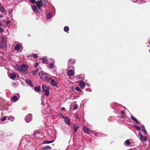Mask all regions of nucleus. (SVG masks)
<instances>
[{
    "instance_id": "1",
    "label": "nucleus",
    "mask_w": 150,
    "mask_h": 150,
    "mask_svg": "<svg viewBox=\"0 0 150 150\" xmlns=\"http://www.w3.org/2000/svg\"><path fill=\"white\" fill-rule=\"evenodd\" d=\"M42 91L45 92L44 95L46 96H48L49 95L50 92L49 91V87L46 86L45 85H42Z\"/></svg>"
},
{
    "instance_id": "2",
    "label": "nucleus",
    "mask_w": 150,
    "mask_h": 150,
    "mask_svg": "<svg viewBox=\"0 0 150 150\" xmlns=\"http://www.w3.org/2000/svg\"><path fill=\"white\" fill-rule=\"evenodd\" d=\"M40 78L44 80L45 81L48 82V80L47 79V75L46 73L41 72L39 73Z\"/></svg>"
},
{
    "instance_id": "3",
    "label": "nucleus",
    "mask_w": 150,
    "mask_h": 150,
    "mask_svg": "<svg viewBox=\"0 0 150 150\" xmlns=\"http://www.w3.org/2000/svg\"><path fill=\"white\" fill-rule=\"evenodd\" d=\"M36 4L37 7L40 11H42L41 8L43 5V2L42 0H38L36 2Z\"/></svg>"
},
{
    "instance_id": "4",
    "label": "nucleus",
    "mask_w": 150,
    "mask_h": 150,
    "mask_svg": "<svg viewBox=\"0 0 150 150\" xmlns=\"http://www.w3.org/2000/svg\"><path fill=\"white\" fill-rule=\"evenodd\" d=\"M1 47H3L6 46V43L5 42V39L4 37H2L1 38Z\"/></svg>"
},
{
    "instance_id": "5",
    "label": "nucleus",
    "mask_w": 150,
    "mask_h": 150,
    "mask_svg": "<svg viewBox=\"0 0 150 150\" xmlns=\"http://www.w3.org/2000/svg\"><path fill=\"white\" fill-rule=\"evenodd\" d=\"M32 115L30 114H28L25 117V120L27 122H29L32 120Z\"/></svg>"
},
{
    "instance_id": "6",
    "label": "nucleus",
    "mask_w": 150,
    "mask_h": 150,
    "mask_svg": "<svg viewBox=\"0 0 150 150\" xmlns=\"http://www.w3.org/2000/svg\"><path fill=\"white\" fill-rule=\"evenodd\" d=\"M21 71L22 72H24L26 71L28 69V67L26 66L25 64H22L21 66Z\"/></svg>"
},
{
    "instance_id": "7",
    "label": "nucleus",
    "mask_w": 150,
    "mask_h": 150,
    "mask_svg": "<svg viewBox=\"0 0 150 150\" xmlns=\"http://www.w3.org/2000/svg\"><path fill=\"white\" fill-rule=\"evenodd\" d=\"M62 118L64 119V120L66 124L68 125H70V122L69 119L66 116H62Z\"/></svg>"
},
{
    "instance_id": "8",
    "label": "nucleus",
    "mask_w": 150,
    "mask_h": 150,
    "mask_svg": "<svg viewBox=\"0 0 150 150\" xmlns=\"http://www.w3.org/2000/svg\"><path fill=\"white\" fill-rule=\"evenodd\" d=\"M83 129L85 132L88 134H89L90 132V130L89 128L86 126H83Z\"/></svg>"
},
{
    "instance_id": "9",
    "label": "nucleus",
    "mask_w": 150,
    "mask_h": 150,
    "mask_svg": "<svg viewBox=\"0 0 150 150\" xmlns=\"http://www.w3.org/2000/svg\"><path fill=\"white\" fill-rule=\"evenodd\" d=\"M74 73V71L72 69H70L68 71L67 73V75L68 76H72Z\"/></svg>"
},
{
    "instance_id": "10",
    "label": "nucleus",
    "mask_w": 150,
    "mask_h": 150,
    "mask_svg": "<svg viewBox=\"0 0 150 150\" xmlns=\"http://www.w3.org/2000/svg\"><path fill=\"white\" fill-rule=\"evenodd\" d=\"M37 7L36 6L34 5L32 6V8L35 12L38 13L39 12V11L38 8H37Z\"/></svg>"
},
{
    "instance_id": "11",
    "label": "nucleus",
    "mask_w": 150,
    "mask_h": 150,
    "mask_svg": "<svg viewBox=\"0 0 150 150\" xmlns=\"http://www.w3.org/2000/svg\"><path fill=\"white\" fill-rule=\"evenodd\" d=\"M0 10L4 14H6V13L5 11V9L3 6H0Z\"/></svg>"
},
{
    "instance_id": "12",
    "label": "nucleus",
    "mask_w": 150,
    "mask_h": 150,
    "mask_svg": "<svg viewBox=\"0 0 150 150\" xmlns=\"http://www.w3.org/2000/svg\"><path fill=\"white\" fill-rule=\"evenodd\" d=\"M79 85L81 87L83 88H84L85 86V83L83 81H81L79 82Z\"/></svg>"
},
{
    "instance_id": "13",
    "label": "nucleus",
    "mask_w": 150,
    "mask_h": 150,
    "mask_svg": "<svg viewBox=\"0 0 150 150\" xmlns=\"http://www.w3.org/2000/svg\"><path fill=\"white\" fill-rule=\"evenodd\" d=\"M26 82L30 86L32 87L33 86V83L30 80L27 79L25 80Z\"/></svg>"
},
{
    "instance_id": "14",
    "label": "nucleus",
    "mask_w": 150,
    "mask_h": 150,
    "mask_svg": "<svg viewBox=\"0 0 150 150\" xmlns=\"http://www.w3.org/2000/svg\"><path fill=\"white\" fill-rule=\"evenodd\" d=\"M51 84L53 85L54 86H57V83L53 79L51 80Z\"/></svg>"
},
{
    "instance_id": "15",
    "label": "nucleus",
    "mask_w": 150,
    "mask_h": 150,
    "mask_svg": "<svg viewBox=\"0 0 150 150\" xmlns=\"http://www.w3.org/2000/svg\"><path fill=\"white\" fill-rule=\"evenodd\" d=\"M74 129L75 132H76L77 129L79 127V125L78 124H76L74 125H73Z\"/></svg>"
},
{
    "instance_id": "16",
    "label": "nucleus",
    "mask_w": 150,
    "mask_h": 150,
    "mask_svg": "<svg viewBox=\"0 0 150 150\" xmlns=\"http://www.w3.org/2000/svg\"><path fill=\"white\" fill-rule=\"evenodd\" d=\"M41 90V87L40 86L36 87L34 88V90L37 92H39Z\"/></svg>"
},
{
    "instance_id": "17",
    "label": "nucleus",
    "mask_w": 150,
    "mask_h": 150,
    "mask_svg": "<svg viewBox=\"0 0 150 150\" xmlns=\"http://www.w3.org/2000/svg\"><path fill=\"white\" fill-rule=\"evenodd\" d=\"M16 77V74L14 73H12L10 76V78L12 79H15Z\"/></svg>"
},
{
    "instance_id": "18",
    "label": "nucleus",
    "mask_w": 150,
    "mask_h": 150,
    "mask_svg": "<svg viewBox=\"0 0 150 150\" xmlns=\"http://www.w3.org/2000/svg\"><path fill=\"white\" fill-rule=\"evenodd\" d=\"M141 128L142 129V130L144 132V134H147V132L146 129H145V128L144 126V125H142V126H141Z\"/></svg>"
},
{
    "instance_id": "19",
    "label": "nucleus",
    "mask_w": 150,
    "mask_h": 150,
    "mask_svg": "<svg viewBox=\"0 0 150 150\" xmlns=\"http://www.w3.org/2000/svg\"><path fill=\"white\" fill-rule=\"evenodd\" d=\"M39 69L38 68H37L35 70V71H33L32 72V74L33 75H36L37 74V72L38 71H39Z\"/></svg>"
},
{
    "instance_id": "20",
    "label": "nucleus",
    "mask_w": 150,
    "mask_h": 150,
    "mask_svg": "<svg viewBox=\"0 0 150 150\" xmlns=\"http://www.w3.org/2000/svg\"><path fill=\"white\" fill-rule=\"evenodd\" d=\"M54 142V141H44L43 142V144H50L51 143Z\"/></svg>"
},
{
    "instance_id": "21",
    "label": "nucleus",
    "mask_w": 150,
    "mask_h": 150,
    "mask_svg": "<svg viewBox=\"0 0 150 150\" xmlns=\"http://www.w3.org/2000/svg\"><path fill=\"white\" fill-rule=\"evenodd\" d=\"M11 99L14 101H16L18 100V98L16 96H14L11 98Z\"/></svg>"
},
{
    "instance_id": "22",
    "label": "nucleus",
    "mask_w": 150,
    "mask_h": 150,
    "mask_svg": "<svg viewBox=\"0 0 150 150\" xmlns=\"http://www.w3.org/2000/svg\"><path fill=\"white\" fill-rule=\"evenodd\" d=\"M64 30L65 32H67L68 33V31H69V28L68 26H65L64 28Z\"/></svg>"
},
{
    "instance_id": "23",
    "label": "nucleus",
    "mask_w": 150,
    "mask_h": 150,
    "mask_svg": "<svg viewBox=\"0 0 150 150\" xmlns=\"http://www.w3.org/2000/svg\"><path fill=\"white\" fill-rule=\"evenodd\" d=\"M140 139L142 141H146L147 140V137L146 136L143 137H142L141 138H140Z\"/></svg>"
},
{
    "instance_id": "24",
    "label": "nucleus",
    "mask_w": 150,
    "mask_h": 150,
    "mask_svg": "<svg viewBox=\"0 0 150 150\" xmlns=\"http://www.w3.org/2000/svg\"><path fill=\"white\" fill-rule=\"evenodd\" d=\"M15 49L16 50H18L20 49V46L18 44H17L15 47Z\"/></svg>"
},
{
    "instance_id": "25",
    "label": "nucleus",
    "mask_w": 150,
    "mask_h": 150,
    "mask_svg": "<svg viewBox=\"0 0 150 150\" xmlns=\"http://www.w3.org/2000/svg\"><path fill=\"white\" fill-rule=\"evenodd\" d=\"M51 148V147L50 146L47 145V146L45 147H43L42 148V149L43 150H46V149H50Z\"/></svg>"
},
{
    "instance_id": "26",
    "label": "nucleus",
    "mask_w": 150,
    "mask_h": 150,
    "mask_svg": "<svg viewBox=\"0 0 150 150\" xmlns=\"http://www.w3.org/2000/svg\"><path fill=\"white\" fill-rule=\"evenodd\" d=\"M16 69L17 70L21 71V66H20L18 65H17L16 67Z\"/></svg>"
},
{
    "instance_id": "27",
    "label": "nucleus",
    "mask_w": 150,
    "mask_h": 150,
    "mask_svg": "<svg viewBox=\"0 0 150 150\" xmlns=\"http://www.w3.org/2000/svg\"><path fill=\"white\" fill-rule=\"evenodd\" d=\"M134 126L137 130H141V128L140 127L135 125H134Z\"/></svg>"
},
{
    "instance_id": "28",
    "label": "nucleus",
    "mask_w": 150,
    "mask_h": 150,
    "mask_svg": "<svg viewBox=\"0 0 150 150\" xmlns=\"http://www.w3.org/2000/svg\"><path fill=\"white\" fill-rule=\"evenodd\" d=\"M40 134V132L38 131H36L34 133L33 135L34 136H38Z\"/></svg>"
},
{
    "instance_id": "29",
    "label": "nucleus",
    "mask_w": 150,
    "mask_h": 150,
    "mask_svg": "<svg viewBox=\"0 0 150 150\" xmlns=\"http://www.w3.org/2000/svg\"><path fill=\"white\" fill-rule=\"evenodd\" d=\"M47 19H50L52 17L51 14L50 13H49L47 15Z\"/></svg>"
},
{
    "instance_id": "30",
    "label": "nucleus",
    "mask_w": 150,
    "mask_h": 150,
    "mask_svg": "<svg viewBox=\"0 0 150 150\" xmlns=\"http://www.w3.org/2000/svg\"><path fill=\"white\" fill-rule=\"evenodd\" d=\"M125 142L126 144L127 145H129L130 144V141L129 140L127 139L125 141Z\"/></svg>"
},
{
    "instance_id": "31",
    "label": "nucleus",
    "mask_w": 150,
    "mask_h": 150,
    "mask_svg": "<svg viewBox=\"0 0 150 150\" xmlns=\"http://www.w3.org/2000/svg\"><path fill=\"white\" fill-rule=\"evenodd\" d=\"M49 67L50 68L52 69L54 67V64L53 63H50L49 65Z\"/></svg>"
},
{
    "instance_id": "32",
    "label": "nucleus",
    "mask_w": 150,
    "mask_h": 150,
    "mask_svg": "<svg viewBox=\"0 0 150 150\" xmlns=\"http://www.w3.org/2000/svg\"><path fill=\"white\" fill-rule=\"evenodd\" d=\"M42 61L43 63H45L47 61V59L45 58H43L42 59Z\"/></svg>"
},
{
    "instance_id": "33",
    "label": "nucleus",
    "mask_w": 150,
    "mask_h": 150,
    "mask_svg": "<svg viewBox=\"0 0 150 150\" xmlns=\"http://www.w3.org/2000/svg\"><path fill=\"white\" fill-rule=\"evenodd\" d=\"M131 119L135 122L137 120V119L132 115L131 116Z\"/></svg>"
},
{
    "instance_id": "34",
    "label": "nucleus",
    "mask_w": 150,
    "mask_h": 150,
    "mask_svg": "<svg viewBox=\"0 0 150 150\" xmlns=\"http://www.w3.org/2000/svg\"><path fill=\"white\" fill-rule=\"evenodd\" d=\"M138 135L140 137V138H141L142 137H143V136L142 135L141 132H138Z\"/></svg>"
},
{
    "instance_id": "35",
    "label": "nucleus",
    "mask_w": 150,
    "mask_h": 150,
    "mask_svg": "<svg viewBox=\"0 0 150 150\" xmlns=\"http://www.w3.org/2000/svg\"><path fill=\"white\" fill-rule=\"evenodd\" d=\"M32 56L33 57V58L35 59L37 58L38 57V55L37 54H33Z\"/></svg>"
},
{
    "instance_id": "36",
    "label": "nucleus",
    "mask_w": 150,
    "mask_h": 150,
    "mask_svg": "<svg viewBox=\"0 0 150 150\" xmlns=\"http://www.w3.org/2000/svg\"><path fill=\"white\" fill-rule=\"evenodd\" d=\"M6 119V116H4L2 117V119H1V121L2 122H3L5 121Z\"/></svg>"
},
{
    "instance_id": "37",
    "label": "nucleus",
    "mask_w": 150,
    "mask_h": 150,
    "mask_svg": "<svg viewBox=\"0 0 150 150\" xmlns=\"http://www.w3.org/2000/svg\"><path fill=\"white\" fill-rule=\"evenodd\" d=\"M75 89L76 91H80V88H79V87H75Z\"/></svg>"
},
{
    "instance_id": "38",
    "label": "nucleus",
    "mask_w": 150,
    "mask_h": 150,
    "mask_svg": "<svg viewBox=\"0 0 150 150\" xmlns=\"http://www.w3.org/2000/svg\"><path fill=\"white\" fill-rule=\"evenodd\" d=\"M30 2H31L32 4L36 3L35 0H30Z\"/></svg>"
},
{
    "instance_id": "39",
    "label": "nucleus",
    "mask_w": 150,
    "mask_h": 150,
    "mask_svg": "<svg viewBox=\"0 0 150 150\" xmlns=\"http://www.w3.org/2000/svg\"><path fill=\"white\" fill-rule=\"evenodd\" d=\"M10 23H11L10 21H8L7 22H6V24L8 26Z\"/></svg>"
},
{
    "instance_id": "40",
    "label": "nucleus",
    "mask_w": 150,
    "mask_h": 150,
    "mask_svg": "<svg viewBox=\"0 0 150 150\" xmlns=\"http://www.w3.org/2000/svg\"><path fill=\"white\" fill-rule=\"evenodd\" d=\"M78 108V105L76 104L74 105V108L75 109H76Z\"/></svg>"
},
{
    "instance_id": "41",
    "label": "nucleus",
    "mask_w": 150,
    "mask_h": 150,
    "mask_svg": "<svg viewBox=\"0 0 150 150\" xmlns=\"http://www.w3.org/2000/svg\"><path fill=\"white\" fill-rule=\"evenodd\" d=\"M121 113L122 116L124 115V114H125V112L123 110H121Z\"/></svg>"
},
{
    "instance_id": "42",
    "label": "nucleus",
    "mask_w": 150,
    "mask_h": 150,
    "mask_svg": "<svg viewBox=\"0 0 150 150\" xmlns=\"http://www.w3.org/2000/svg\"><path fill=\"white\" fill-rule=\"evenodd\" d=\"M13 10L11 9V10H10L8 11V13L10 14H11L12 13V11H13Z\"/></svg>"
},
{
    "instance_id": "43",
    "label": "nucleus",
    "mask_w": 150,
    "mask_h": 150,
    "mask_svg": "<svg viewBox=\"0 0 150 150\" xmlns=\"http://www.w3.org/2000/svg\"><path fill=\"white\" fill-rule=\"evenodd\" d=\"M38 65V63H36V64L34 65V67H37Z\"/></svg>"
},
{
    "instance_id": "44",
    "label": "nucleus",
    "mask_w": 150,
    "mask_h": 150,
    "mask_svg": "<svg viewBox=\"0 0 150 150\" xmlns=\"http://www.w3.org/2000/svg\"><path fill=\"white\" fill-rule=\"evenodd\" d=\"M136 122V123L138 125L139 124V123H140V124L141 123L140 122H139L137 120L135 121Z\"/></svg>"
},
{
    "instance_id": "45",
    "label": "nucleus",
    "mask_w": 150,
    "mask_h": 150,
    "mask_svg": "<svg viewBox=\"0 0 150 150\" xmlns=\"http://www.w3.org/2000/svg\"><path fill=\"white\" fill-rule=\"evenodd\" d=\"M65 109V108L64 107H62L61 108L62 110H64Z\"/></svg>"
},
{
    "instance_id": "46",
    "label": "nucleus",
    "mask_w": 150,
    "mask_h": 150,
    "mask_svg": "<svg viewBox=\"0 0 150 150\" xmlns=\"http://www.w3.org/2000/svg\"><path fill=\"white\" fill-rule=\"evenodd\" d=\"M122 116V117L120 116V117H120L121 118H122L123 119H124L125 117V116H124V115Z\"/></svg>"
},
{
    "instance_id": "47",
    "label": "nucleus",
    "mask_w": 150,
    "mask_h": 150,
    "mask_svg": "<svg viewBox=\"0 0 150 150\" xmlns=\"http://www.w3.org/2000/svg\"><path fill=\"white\" fill-rule=\"evenodd\" d=\"M44 1V4H43V5L44 6H45V5L46 4V2H45V1Z\"/></svg>"
},
{
    "instance_id": "48",
    "label": "nucleus",
    "mask_w": 150,
    "mask_h": 150,
    "mask_svg": "<svg viewBox=\"0 0 150 150\" xmlns=\"http://www.w3.org/2000/svg\"><path fill=\"white\" fill-rule=\"evenodd\" d=\"M71 60H73V61H74V60H71V59H70L69 60V64H70V62L71 61Z\"/></svg>"
},
{
    "instance_id": "49",
    "label": "nucleus",
    "mask_w": 150,
    "mask_h": 150,
    "mask_svg": "<svg viewBox=\"0 0 150 150\" xmlns=\"http://www.w3.org/2000/svg\"><path fill=\"white\" fill-rule=\"evenodd\" d=\"M48 79V82H49V80H51V79H51V78H49L48 79Z\"/></svg>"
},
{
    "instance_id": "50",
    "label": "nucleus",
    "mask_w": 150,
    "mask_h": 150,
    "mask_svg": "<svg viewBox=\"0 0 150 150\" xmlns=\"http://www.w3.org/2000/svg\"><path fill=\"white\" fill-rule=\"evenodd\" d=\"M76 118H77V119H79V118L77 116H76Z\"/></svg>"
},
{
    "instance_id": "51",
    "label": "nucleus",
    "mask_w": 150,
    "mask_h": 150,
    "mask_svg": "<svg viewBox=\"0 0 150 150\" xmlns=\"http://www.w3.org/2000/svg\"><path fill=\"white\" fill-rule=\"evenodd\" d=\"M41 104L42 105H43V102H42L41 103Z\"/></svg>"
},
{
    "instance_id": "52",
    "label": "nucleus",
    "mask_w": 150,
    "mask_h": 150,
    "mask_svg": "<svg viewBox=\"0 0 150 150\" xmlns=\"http://www.w3.org/2000/svg\"><path fill=\"white\" fill-rule=\"evenodd\" d=\"M149 52H150V49L149 50Z\"/></svg>"
},
{
    "instance_id": "53",
    "label": "nucleus",
    "mask_w": 150,
    "mask_h": 150,
    "mask_svg": "<svg viewBox=\"0 0 150 150\" xmlns=\"http://www.w3.org/2000/svg\"><path fill=\"white\" fill-rule=\"evenodd\" d=\"M95 135H96V133H95Z\"/></svg>"
},
{
    "instance_id": "54",
    "label": "nucleus",
    "mask_w": 150,
    "mask_h": 150,
    "mask_svg": "<svg viewBox=\"0 0 150 150\" xmlns=\"http://www.w3.org/2000/svg\"><path fill=\"white\" fill-rule=\"evenodd\" d=\"M1 17V16H0V17Z\"/></svg>"
}]
</instances>
